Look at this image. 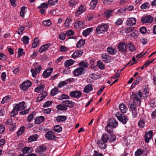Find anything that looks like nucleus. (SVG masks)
Here are the masks:
<instances>
[{
	"mask_svg": "<svg viewBox=\"0 0 156 156\" xmlns=\"http://www.w3.org/2000/svg\"><path fill=\"white\" fill-rule=\"evenodd\" d=\"M143 151L140 148L138 149L135 152V156H139L143 154Z\"/></svg>",
	"mask_w": 156,
	"mask_h": 156,
	"instance_id": "obj_51",
	"label": "nucleus"
},
{
	"mask_svg": "<svg viewBox=\"0 0 156 156\" xmlns=\"http://www.w3.org/2000/svg\"><path fill=\"white\" fill-rule=\"evenodd\" d=\"M97 66L101 69H105L104 65L100 61L98 62Z\"/></svg>",
	"mask_w": 156,
	"mask_h": 156,
	"instance_id": "obj_48",
	"label": "nucleus"
},
{
	"mask_svg": "<svg viewBox=\"0 0 156 156\" xmlns=\"http://www.w3.org/2000/svg\"><path fill=\"white\" fill-rule=\"evenodd\" d=\"M30 72L32 74V76L34 78L35 77L37 73H38L36 72H37L33 69H30Z\"/></svg>",
	"mask_w": 156,
	"mask_h": 156,
	"instance_id": "obj_59",
	"label": "nucleus"
},
{
	"mask_svg": "<svg viewBox=\"0 0 156 156\" xmlns=\"http://www.w3.org/2000/svg\"><path fill=\"white\" fill-rule=\"evenodd\" d=\"M33 66L34 69L37 72H36L39 73L42 69V67L40 65H37L36 63L34 64Z\"/></svg>",
	"mask_w": 156,
	"mask_h": 156,
	"instance_id": "obj_30",
	"label": "nucleus"
},
{
	"mask_svg": "<svg viewBox=\"0 0 156 156\" xmlns=\"http://www.w3.org/2000/svg\"><path fill=\"white\" fill-rule=\"evenodd\" d=\"M75 62V61L72 59H70L66 60L64 63V66L66 67H68L72 65Z\"/></svg>",
	"mask_w": 156,
	"mask_h": 156,
	"instance_id": "obj_25",
	"label": "nucleus"
},
{
	"mask_svg": "<svg viewBox=\"0 0 156 156\" xmlns=\"http://www.w3.org/2000/svg\"><path fill=\"white\" fill-rule=\"evenodd\" d=\"M97 143L98 147L101 148H105L106 147V146L105 143H102L99 140L97 141Z\"/></svg>",
	"mask_w": 156,
	"mask_h": 156,
	"instance_id": "obj_40",
	"label": "nucleus"
},
{
	"mask_svg": "<svg viewBox=\"0 0 156 156\" xmlns=\"http://www.w3.org/2000/svg\"><path fill=\"white\" fill-rule=\"evenodd\" d=\"M119 108L122 113H126L127 110V108L123 104H121L119 105Z\"/></svg>",
	"mask_w": 156,
	"mask_h": 156,
	"instance_id": "obj_26",
	"label": "nucleus"
},
{
	"mask_svg": "<svg viewBox=\"0 0 156 156\" xmlns=\"http://www.w3.org/2000/svg\"><path fill=\"white\" fill-rule=\"evenodd\" d=\"M136 23V18L133 17L129 18L127 19L126 24L129 26H132L135 24Z\"/></svg>",
	"mask_w": 156,
	"mask_h": 156,
	"instance_id": "obj_11",
	"label": "nucleus"
},
{
	"mask_svg": "<svg viewBox=\"0 0 156 156\" xmlns=\"http://www.w3.org/2000/svg\"><path fill=\"white\" fill-rule=\"evenodd\" d=\"M149 6V4L148 2H145L141 5L140 8L142 9H146L147 8H148Z\"/></svg>",
	"mask_w": 156,
	"mask_h": 156,
	"instance_id": "obj_47",
	"label": "nucleus"
},
{
	"mask_svg": "<svg viewBox=\"0 0 156 156\" xmlns=\"http://www.w3.org/2000/svg\"><path fill=\"white\" fill-rule=\"evenodd\" d=\"M58 0H48V3L49 5H54L57 3Z\"/></svg>",
	"mask_w": 156,
	"mask_h": 156,
	"instance_id": "obj_50",
	"label": "nucleus"
},
{
	"mask_svg": "<svg viewBox=\"0 0 156 156\" xmlns=\"http://www.w3.org/2000/svg\"><path fill=\"white\" fill-rule=\"evenodd\" d=\"M48 5L47 3H43L41 4V5L39 6V8H44L47 9L48 8Z\"/></svg>",
	"mask_w": 156,
	"mask_h": 156,
	"instance_id": "obj_60",
	"label": "nucleus"
},
{
	"mask_svg": "<svg viewBox=\"0 0 156 156\" xmlns=\"http://www.w3.org/2000/svg\"><path fill=\"white\" fill-rule=\"evenodd\" d=\"M83 54L82 51H76L74 52L71 56L73 58L75 59L81 56Z\"/></svg>",
	"mask_w": 156,
	"mask_h": 156,
	"instance_id": "obj_14",
	"label": "nucleus"
},
{
	"mask_svg": "<svg viewBox=\"0 0 156 156\" xmlns=\"http://www.w3.org/2000/svg\"><path fill=\"white\" fill-rule=\"evenodd\" d=\"M127 44L125 42L119 43L118 48L119 51L121 52H126L127 51Z\"/></svg>",
	"mask_w": 156,
	"mask_h": 156,
	"instance_id": "obj_5",
	"label": "nucleus"
},
{
	"mask_svg": "<svg viewBox=\"0 0 156 156\" xmlns=\"http://www.w3.org/2000/svg\"><path fill=\"white\" fill-rule=\"evenodd\" d=\"M42 23L43 25L45 27H49L51 24L50 20H44L43 21Z\"/></svg>",
	"mask_w": 156,
	"mask_h": 156,
	"instance_id": "obj_44",
	"label": "nucleus"
},
{
	"mask_svg": "<svg viewBox=\"0 0 156 156\" xmlns=\"http://www.w3.org/2000/svg\"><path fill=\"white\" fill-rule=\"evenodd\" d=\"M16 128V126L15 123H13L9 127L10 131H14Z\"/></svg>",
	"mask_w": 156,
	"mask_h": 156,
	"instance_id": "obj_58",
	"label": "nucleus"
},
{
	"mask_svg": "<svg viewBox=\"0 0 156 156\" xmlns=\"http://www.w3.org/2000/svg\"><path fill=\"white\" fill-rule=\"evenodd\" d=\"M59 92V91L58 90V89L57 87H55L51 90L50 94L52 96H54Z\"/></svg>",
	"mask_w": 156,
	"mask_h": 156,
	"instance_id": "obj_41",
	"label": "nucleus"
},
{
	"mask_svg": "<svg viewBox=\"0 0 156 156\" xmlns=\"http://www.w3.org/2000/svg\"><path fill=\"white\" fill-rule=\"evenodd\" d=\"M101 140L104 143H106L109 140L108 135L106 134H103Z\"/></svg>",
	"mask_w": 156,
	"mask_h": 156,
	"instance_id": "obj_35",
	"label": "nucleus"
},
{
	"mask_svg": "<svg viewBox=\"0 0 156 156\" xmlns=\"http://www.w3.org/2000/svg\"><path fill=\"white\" fill-rule=\"evenodd\" d=\"M113 128L110 125V124L108 123L105 127V130L108 133H110L112 132Z\"/></svg>",
	"mask_w": 156,
	"mask_h": 156,
	"instance_id": "obj_32",
	"label": "nucleus"
},
{
	"mask_svg": "<svg viewBox=\"0 0 156 156\" xmlns=\"http://www.w3.org/2000/svg\"><path fill=\"white\" fill-rule=\"evenodd\" d=\"M53 70L52 68H50L44 71L43 73V76L44 78H47L49 76Z\"/></svg>",
	"mask_w": 156,
	"mask_h": 156,
	"instance_id": "obj_13",
	"label": "nucleus"
},
{
	"mask_svg": "<svg viewBox=\"0 0 156 156\" xmlns=\"http://www.w3.org/2000/svg\"><path fill=\"white\" fill-rule=\"evenodd\" d=\"M107 50L108 52L111 55H114L116 53L115 48L112 47H108L107 49Z\"/></svg>",
	"mask_w": 156,
	"mask_h": 156,
	"instance_id": "obj_24",
	"label": "nucleus"
},
{
	"mask_svg": "<svg viewBox=\"0 0 156 156\" xmlns=\"http://www.w3.org/2000/svg\"><path fill=\"white\" fill-rule=\"evenodd\" d=\"M111 122H109L108 124H110V125L113 128H115L118 125V123L117 121L115 119H113L111 121Z\"/></svg>",
	"mask_w": 156,
	"mask_h": 156,
	"instance_id": "obj_37",
	"label": "nucleus"
},
{
	"mask_svg": "<svg viewBox=\"0 0 156 156\" xmlns=\"http://www.w3.org/2000/svg\"><path fill=\"white\" fill-rule=\"evenodd\" d=\"M51 45L50 44L48 43L43 45L39 48L38 51L40 53H41L46 51L49 47Z\"/></svg>",
	"mask_w": 156,
	"mask_h": 156,
	"instance_id": "obj_16",
	"label": "nucleus"
},
{
	"mask_svg": "<svg viewBox=\"0 0 156 156\" xmlns=\"http://www.w3.org/2000/svg\"><path fill=\"white\" fill-rule=\"evenodd\" d=\"M84 44L85 41L83 39H81L78 41L77 44L76 45V47L77 48H80L82 46H83Z\"/></svg>",
	"mask_w": 156,
	"mask_h": 156,
	"instance_id": "obj_38",
	"label": "nucleus"
},
{
	"mask_svg": "<svg viewBox=\"0 0 156 156\" xmlns=\"http://www.w3.org/2000/svg\"><path fill=\"white\" fill-rule=\"evenodd\" d=\"M84 70L83 68L79 67L75 69L73 72L74 76H78L83 74Z\"/></svg>",
	"mask_w": 156,
	"mask_h": 156,
	"instance_id": "obj_8",
	"label": "nucleus"
},
{
	"mask_svg": "<svg viewBox=\"0 0 156 156\" xmlns=\"http://www.w3.org/2000/svg\"><path fill=\"white\" fill-rule=\"evenodd\" d=\"M108 28V26L107 23H102L98 26L96 29V31L98 34H103L107 31Z\"/></svg>",
	"mask_w": 156,
	"mask_h": 156,
	"instance_id": "obj_2",
	"label": "nucleus"
},
{
	"mask_svg": "<svg viewBox=\"0 0 156 156\" xmlns=\"http://www.w3.org/2000/svg\"><path fill=\"white\" fill-rule=\"evenodd\" d=\"M59 50L61 52H66L68 51V49L66 47L62 45L59 48Z\"/></svg>",
	"mask_w": 156,
	"mask_h": 156,
	"instance_id": "obj_55",
	"label": "nucleus"
},
{
	"mask_svg": "<svg viewBox=\"0 0 156 156\" xmlns=\"http://www.w3.org/2000/svg\"><path fill=\"white\" fill-rule=\"evenodd\" d=\"M45 137L48 140H52L54 139L55 137L54 134L50 131L47 132L46 133Z\"/></svg>",
	"mask_w": 156,
	"mask_h": 156,
	"instance_id": "obj_12",
	"label": "nucleus"
},
{
	"mask_svg": "<svg viewBox=\"0 0 156 156\" xmlns=\"http://www.w3.org/2000/svg\"><path fill=\"white\" fill-rule=\"evenodd\" d=\"M47 95V92L44 91L40 94L37 99V102H40L44 99Z\"/></svg>",
	"mask_w": 156,
	"mask_h": 156,
	"instance_id": "obj_18",
	"label": "nucleus"
},
{
	"mask_svg": "<svg viewBox=\"0 0 156 156\" xmlns=\"http://www.w3.org/2000/svg\"><path fill=\"white\" fill-rule=\"evenodd\" d=\"M78 3L75 0H71L69 1V5L70 6H74Z\"/></svg>",
	"mask_w": 156,
	"mask_h": 156,
	"instance_id": "obj_61",
	"label": "nucleus"
},
{
	"mask_svg": "<svg viewBox=\"0 0 156 156\" xmlns=\"http://www.w3.org/2000/svg\"><path fill=\"white\" fill-rule=\"evenodd\" d=\"M127 46L129 49V50L131 52H133L135 50V48L133 44L131 43H129L127 44Z\"/></svg>",
	"mask_w": 156,
	"mask_h": 156,
	"instance_id": "obj_39",
	"label": "nucleus"
},
{
	"mask_svg": "<svg viewBox=\"0 0 156 156\" xmlns=\"http://www.w3.org/2000/svg\"><path fill=\"white\" fill-rule=\"evenodd\" d=\"M85 9L84 7V6L83 5H81L79 7L78 10L75 13V14L76 16H77L79 15L82 13L83 12H85Z\"/></svg>",
	"mask_w": 156,
	"mask_h": 156,
	"instance_id": "obj_22",
	"label": "nucleus"
},
{
	"mask_svg": "<svg viewBox=\"0 0 156 156\" xmlns=\"http://www.w3.org/2000/svg\"><path fill=\"white\" fill-rule=\"evenodd\" d=\"M33 150L29 147H25L22 149L23 153L24 154H27L33 152Z\"/></svg>",
	"mask_w": 156,
	"mask_h": 156,
	"instance_id": "obj_21",
	"label": "nucleus"
},
{
	"mask_svg": "<svg viewBox=\"0 0 156 156\" xmlns=\"http://www.w3.org/2000/svg\"><path fill=\"white\" fill-rule=\"evenodd\" d=\"M67 117L66 116H58L56 117V120L58 122H61L65 121Z\"/></svg>",
	"mask_w": 156,
	"mask_h": 156,
	"instance_id": "obj_28",
	"label": "nucleus"
},
{
	"mask_svg": "<svg viewBox=\"0 0 156 156\" xmlns=\"http://www.w3.org/2000/svg\"><path fill=\"white\" fill-rule=\"evenodd\" d=\"M46 149V147L44 146H40L37 148L35 150L36 153H42L45 151Z\"/></svg>",
	"mask_w": 156,
	"mask_h": 156,
	"instance_id": "obj_31",
	"label": "nucleus"
},
{
	"mask_svg": "<svg viewBox=\"0 0 156 156\" xmlns=\"http://www.w3.org/2000/svg\"><path fill=\"white\" fill-rule=\"evenodd\" d=\"M93 90V87L91 84L87 85L84 88L83 92L86 93H88Z\"/></svg>",
	"mask_w": 156,
	"mask_h": 156,
	"instance_id": "obj_20",
	"label": "nucleus"
},
{
	"mask_svg": "<svg viewBox=\"0 0 156 156\" xmlns=\"http://www.w3.org/2000/svg\"><path fill=\"white\" fill-rule=\"evenodd\" d=\"M12 98L9 95L7 96L4 97L1 101V103L2 104H4L5 103H7L9 102Z\"/></svg>",
	"mask_w": 156,
	"mask_h": 156,
	"instance_id": "obj_33",
	"label": "nucleus"
},
{
	"mask_svg": "<svg viewBox=\"0 0 156 156\" xmlns=\"http://www.w3.org/2000/svg\"><path fill=\"white\" fill-rule=\"evenodd\" d=\"M115 116L117 117L118 119L124 124H125L128 121V119L124 115H122L119 113H116Z\"/></svg>",
	"mask_w": 156,
	"mask_h": 156,
	"instance_id": "obj_6",
	"label": "nucleus"
},
{
	"mask_svg": "<svg viewBox=\"0 0 156 156\" xmlns=\"http://www.w3.org/2000/svg\"><path fill=\"white\" fill-rule=\"evenodd\" d=\"M44 87L42 86H38L35 89V91L39 93L43 90Z\"/></svg>",
	"mask_w": 156,
	"mask_h": 156,
	"instance_id": "obj_52",
	"label": "nucleus"
},
{
	"mask_svg": "<svg viewBox=\"0 0 156 156\" xmlns=\"http://www.w3.org/2000/svg\"><path fill=\"white\" fill-rule=\"evenodd\" d=\"M52 103V102L51 101H47L44 103L43 106L44 108L48 107L51 105Z\"/></svg>",
	"mask_w": 156,
	"mask_h": 156,
	"instance_id": "obj_64",
	"label": "nucleus"
},
{
	"mask_svg": "<svg viewBox=\"0 0 156 156\" xmlns=\"http://www.w3.org/2000/svg\"><path fill=\"white\" fill-rule=\"evenodd\" d=\"M97 3L98 0H92L90 4V9H94L97 5Z\"/></svg>",
	"mask_w": 156,
	"mask_h": 156,
	"instance_id": "obj_34",
	"label": "nucleus"
},
{
	"mask_svg": "<svg viewBox=\"0 0 156 156\" xmlns=\"http://www.w3.org/2000/svg\"><path fill=\"white\" fill-rule=\"evenodd\" d=\"M111 59V57L108 55H106V54H104L102 55V60L106 63L109 62Z\"/></svg>",
	"mask_w": 156,
	"mask_h": 156,
	"instance_id": "obj_15",
	"label": "nucleus"
},
{
	"mask_svg": "<svg viewBox=\"0 0 156 156\" xmlns=\"http://www.w3.org/2000/svg\"><path fill=\"white\" fill-rule=\"evenodd\" d=\"M62 127L59 125H56L54 127V130L55 132L59 133L62 131Z\"/></svg>",
	"mask_w": 156,
	"mask_h": 156,
	"instance_id": "obj_49",
	"label": "nucleus"
},
{
	"mask_svg": "<svg viewBox=\"0 0 156 156\" xmlns=\"http://www.w3.org/2000/svg\"><path fill=\"white\" fill-rule=\"evenodd\" d=\"M25 127L23 126L21 127L18 131L17 132V136H19L22 135L24 132L25 130Z\"/></svg>",
	"mask_w": 156,
	"mask_h": 156,
	"instance_id": "obj_45",
	"label": "nucleus"
},
{
	"mask_svg": "<svg viewBox=\"0 0 156 156\" xmlns=\"http://www.w3.org/2000/svg\"><path fill=\"white\" fill-rule=\"evenodd\" d=\"M17 57L19 58L20 56L23 55L25 53L23 52V49L22 48H19L18 51Z\"/></svg>",
	"mask_w": 156,
	"mask_h": 156,
	"instance_id": "obj_57",
	"label": "nucleus"
},
{
	"mask_svg": "<svg viewBox=\"0 0 156 156\" xmlns=\"http://www.w3.org/2000/svg\"><path fill=\"white\" fill-rule=\"evenodd\" d=\"M71 20L69 18H67L65 23L64 26L66 27H69L70 26V22L71 21Z\"/></svg>",
	"mask_w": 156,
	"mask_h": 156,
	"instance_id": "obj_53",
	"label": "nucleus"
},
{
	"mask_svg": "<svg viewBox=\"0 0 156 156\" xmlns=\"http://www.w3.org/2000/svg\"><path fill=\"white\" fill-rule=\"evenodd\" d=\"M74 26L76 28H82L83 29L84 28V25L83 22L82 21H78L75 23Z\"/></svg>",
	"mask_w": 156,
	"mask_h": 156,
	"instance_id": "obj_17",
	"label": "nucleus"
},
{
	"mask_svg": "<svg viewBox=\"0 0 156 156\" xmlns=\"http://www.w3.org/2000/svg\"><path fill=\"white\" fill-rule=\"evenodd\" d=\"M44 120V117L43 116H40L36 117L35 119V123L39 124L43 122Z\"/></svg>",
	"mask_w": 156,
	"mask_h": 156,
	"instance_id": "obj_23",
	"label": "nucleus"
},
{
	"mask_svg": "<svg viewBox=\"0 0 156 156\" xmlns=\"http://www.w3.org/2000/svg\"><path fill=\"white\" fill-rule=\"evenodd\" d=\"M67 84V82L65 81H60L58 84L57 86L59 88H61Z\"/></svg>",
	"mask_w": 156,
	"mask_h": 156,
	"instance_id": "obj_63",
	"label": "nucleus"
},
{
	"mask_svg": "<svg viewBox=\"0 0 156 156\" xmlns=\"http://www.w3.org/2000/svg\"><path fill=\"white\" fill-rule=\"evenodd\" d=\"M21 40L25 44H27L29 43V37L27 36H24L21 39Z\"/></svg>",
	"mask_w": 156,
	"mask_h": 156,
	"instance_id": "obj_43",
	"label": "nucleus"
},
{
	"mask_svg": "<svg viewBox=\"0 0 156 156\" xmlns=\"http://www.w3.org/2000/svg\"><path fill=\"white\" fill-rule=\"evenodd\" d=\"M62 105L66 106L73 107L74 105V103L70 101H65L62 102Z\"/></svg>",
	"mask_w": 156,
	"mask_h": 156,
	"instance_id": "obj_19",
	"label": "nucleus"
},
{
	"mask_svg": "<svg viewBox=\"0 0 156 156\" xmlns=\"http://www.w3.org/2000/svg\"><path fill=\"white\" fill-rule=\"evenodd\" d=\"M25 102L24 101L16 104L11 112V116H13L17 114L18 111L24 109L25 108Z\"/></svg>",
	"mask_w": 156,
	"mask_h": 156,
	"instance_id": "obj_1",
	"label": "nucleus"
},
{
	"mask_svg": "<svg viewBox=\"0 0 156 156\" xmlns=\"http://www.w3.org/2000/svg\"><path fill=\"white\" fill-rule=\"evenodd\" d=\"M138 125L139 127L143 128L145 125V121L144 119H140L138 122Z\"/></svg>",
	"mask_w": 156,
	"mask_h": 156,
	"instance_id": "obj_46",
	"label": "nucleus"
},
{
	"mask_svg": "<svg viewBox=\"0 0 156 156\" xmlns=\"http://www.w3.org/2000/svg\"><path fill=\"white\" fill-rule=\"evenodd\" d=\"M39 44V40L37 38H35L34 41V43L32 44V47L33 48H36Z\"/></svg>",
	"mask_w": 156,
	"mask_h": 156,
	"instance_id": "obj_42",
	"label": "nucleus"
},
{
	"mask_svg": "<svg viewBox=\"0 0 156 156\" xmlns=\"http://www.w3.org/2000/svg\"><path fill=\"white\" fill-rule=\"evenodd\" d=\"M26 7L24 6L22 7L21 8V10L20 11V14L21 16L23 17L25 13V9Z\"/></svg>",
	"mask_w": 156,
	"mask_h": 156,
	"instance_id": "obj_56",
	"label": "nucleus"
},
{
	"mask_svg": "<svg viewBox=\"0 0 156 156\" xmlns=\"http://www.w3.org/2000/svg\"><path fill=\"white\" fill-rule=\"evenodd\" d=\"M78 65L80 67L86 68L88 67V64L86 61H82L78 64Z\"/></svg>",
	"mask_w": 156,
	"mask_h": 156,
	"instance_id": "obj_36",
	"label": "nucleus"
},
{
	"mask_svg": "<svg viewBox=\"0 0 156 156\" xmlns=\"http://www.w3.org/2000/svg\"><path fill=\"white\" fill-rule=\"evenodd\" d=\"M131 96L135 104H137L138 102H140L141 101L142 94L140 91H138L137 94L133 93Z\"/></svg>",
	"mask_w": 156,
	"mask_h": 156,
	"instance_id": "obj_3",
	"label": "nucleus"
},
{
	"mask_svg": "<svg viewBox=\"0 0 156 156\" xmlns=\"http://www.w3.org/2000/svg\"><path fill=\"white\" fill-rule=\"evenodd\" d=\"M25 29V28L24 27H21L19 28L18 30V34L19 35H22L23 32V30Z\"/></svg>",
	"mask_w": 156,
	"mask_h": 156,
	"instance_id": "obj_62",
	"label": "nucleus"
},
{
	"mask_svg": "<svg viewBox=\"0 0 156 156\" xmlns=\"http://www.w3.org/2000/svg\"><path fill=\"white\" fill-rule=\"evenodd\" d=\"M38 137V135L37 134H34L30 136L28 139V141L29 142L35 141L37 140Z\"/></svg>",
	"mask_w": 156,
	"mask_h": 156,
	"instance_id": "obj_29",
	"label": "nucleus"
},
{
	"mask_svg": "<svg viewBox=\"0 0 156 156\" xmlns=\"http://www.w3.org/2000/svg\"><path fill=\"white\" fill-rule=\"evenodd\" d=\"M153 133L152 131L150 130L147 132L144 136L145 142L146 143L149 142V140H151L152 137Z\"/></svg>",
	"mask_w": 156,
	"mask_h": 156,
	"instance_id": "obj_10",
	"label": "nucleus"
},
{
	"mask_svg": "<svg viewBox=\"0 0 156 156\" xmlns=\"http://www.w3.org/2000/svg\"><path fill=\"white\" fill-rule=\"evenodd\" d=\"M82 95V92L79 90L73 91L70 93V97L76 98H79Z\"/></svg>",
	"mask_w": 156,
	"mask_h": 156,
	"instance_id": "obj_7",
	"label": "nucleus"
},
{
	"mask_svg": "<svg viewBox=\"0 0 156 156\" xmlns=\"http://www.w3.org/2000/svg\"><path fill=\"white\" fill-rule=\"evenodd\" d=\"M153 17L150 16H147L142 18L141 20V22L144 23H150L153 21Z\"/></svg>",
	"mask_w": 156,
	"mask_h": 156,
	"instance_id": "obj_9",
	"label": "nucleus"
},
{
	"mask_svg": "<svg viewBox=\"0 0 156 156\" xmlns=\"http://www.w3.org/2000/svg\"><path fill=\"white\" fill-rule=\"evenodd\" d=\"M56 108L59 110L66 111L67 109V108L64 105L62 106L61 105H57Z\"/></svg>",
	"mask_w": 156,
	"mask_h": 156,
	"instance_id": "obj_54",
	"label": "nucleus"
},
{
	"mask_svg": "<svg viewBox=\"0 0 156 156\" xmlns=\"http://www.w3.org/2000/svg\"><path fill=\"white\" fill-rule=\"evenodd\" d=\"M32 84L31 82L28 80L24 81L21 85L20 88L23 90L27 91Z\"/></svg>",
	"mask_w": 156,
	"mask_h": 156,
	"instance_id": "obj_4",
	"label": "nucleus"
},
{
	"mask_svg": "<svg viewBox=\"0 0 156 156\" xmlns=\"http://www.w3.org/2000/svg\"><path fill=\"white\" fill-rule=\"evenodd\" d=\"M93 30V29L92 28H88L83 31L82 34L84 37H86L90 34V33L92 32Z\"/></svg>",
	"mask_w": 156,
	"mask_h": 156,
	"instance_id": "obj_27",
	"label": "nucleus"
}]
</instances>
